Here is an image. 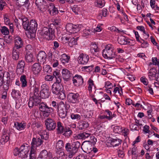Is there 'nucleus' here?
Masks as SVG:
<instances>
[{
  "label": "nucleus",
  "mask_w": 159,
  "mask_h": 159,
  "mask_svg": "<svg viewBox=\"0 0 159 159\" xmlns=\"http://www.w3.org/2000/svg\"><path fill=\"white\" fill-rule=\"evenodd\" d=\"M53 74L56 79V82L52 85V92L57 95L58 98L63 100L66 98V95L63 87L60 84L61 79L60 73L58 70H55L53 71Z\"/></svg>",
  "instance_id": "nucleus-1"
},
{
  "label": "nucleus",
  "mask_w": 159,
  "mask_h": 159,
  "mask_svg": "<svg viewBox=\"0 0 159 159\" xmlns=\"http://www.w3.org/2000/svg\"><path fill=\"white\" fill-rule=\"evenodd\" d=\"M80 146V143L78 141L74 142L72 143H68L66 144L65 148L68 152V157L69 158H72L75 155Z\"/></svg>",
  "instance_id": "nucleus-2"
},
{
  "label": "nucleus",
  "mask_w": 159,
  "mask_h": 159,
  "mask_svg": "<svg viewBox=\"0 0 159 159\" xmlns=\"http://www.w3.org/2000/svg\"><path fill=\"white\" fill-rule=\"evenodd\" d=\"M114 47L111 44L107 45L102 51V55L105 58L112 59L116 57L115 53L113 52Z\"/></svg>",
  "instance_id": "nucleus-3"
},
{
  "label": "nucleus",
  "mask_w": 159,
  "mask_h": 159,
  "mask_svg": "<svg viewBox=\"0 0 159 159\" xmlns=\"http://www.w3.org/2000/svg\"><path fill=\"white\" fill-rule=\"evenodd\" d=\"M39 107L40 111L43 112V115L44 117H48L53 111V109L52 107H48L46 103L43 102L40 103Z\"/></svg>",
  "instance_id": "nucleus-4"
},
{
  "label": "nucleus",
  "mask_w": 159,
  "mask_h": 159,
  "mask_svg": "<svg viewBox=\"0 0 159 159\" xmlns=\"http://www.w3.org/2000/svg\"><path fill=\"white\" fill-rule=\"evenodd\" d=\"M41 102L40 96L37 95H30L28 102V105L30 108H32L34 106H37Z\"/></svg>",
  "instance_id": "nucleus-5"
},
{
  "label": "nucleus",
  "mask_w": 159,
  "mask_h": 159,
  "mask_svg": "<svg viewBox=\"0 0 159 159\" xmlns=\"http://www.w3.org/2000/svg\"><path fill=\"white\" fill-rule=\"evenodd\" d=\"M59 116L61 118L63 119L66 117L67 112L66 106L62 102H60L58 109L57 110Z\"/></svg>",
  "instance_id": "nucleus-6"
},
{
  "label": "nucleus",
  "mask_w": 159,
  "mask_h": 159,
  "mask_svg": "<svg viewBox=\"0 0 159 159\" xmlns=\"http://www.w3.org/2000/svg\"><path fill=\"white\" fill-rule=\"evenodd\" d=\"M42 33L49 38V39H52L55 37V30L52 28L44 27L42 30Z\"/></svg>",
  "instance_id": "nucleus-7"
},
{
  "label": "nucleus",
  "mask_w": 159,
  "mask_h": 159,
  "mask_svg": "<svg viewBox=\"0 0 159 159\" xmlns=\"http://www.w3.org/2000/svg\"><path fill=\"white\" fill-rule=\"evenodd\" d=\"M46 129L49 131L54 130L56 128V124L54 120L51 118H47L45 121Z\"/></svg>",
  "instance_id": "nucleus-8"
},
{
  "label": "nucleus",
  "mask_w": 159,
  "mask_h": 159,
  "mask_svg": "<svg viewBox=\"0 0 159 159\" xmlns=\"http://www.w3.org/2000/svg\"><path fill=\"white\" fill-rule=\"evenodd\" d=\"M79 95L77 93H69L67 94V99L68 101L70 103L75 104L79 102Z\"/></svg>",
  "instance_id": "nucleus-9"
},
{
  "label": "nucleus",
  "mask_w": 159,
  "mask_h": 159,
  "mask_svg": "<svg viewBox=\"0 0 159 159\" xmlns=\"http://www.w3.org/2000/svg\"><path fill=\"white\" fill-rule=\"evenodd\" d=\"M66 29L67 31L71 34L77 33L80 30L79 25H74L70 23H68L66 26Z\"/></svg>",
  "instance_id": "nucleus-10"
},
{
  "label": "nucleus",
  "mask_w": 159,
  "mask_h": 159,
  "mask_svg": "<svg viewBox=\"0 0 159 159\" xmlns=\"http://www.w3.org/2000/svg\"><path fill=\"white\" fill-rule=\"evenodd\" d=\"M44 136L43 135H41L40 137H36L33 138L32 139V142L31 143V145L33 147H37L41 145L43 142V139Z\"/></svg>",
  "instance_id": "nucleus-11"
},
{
  "label": "nucleus",
  "mask_w": 159,
  "mask_h": 159,
  "mask_svg": "<svg viewBox=\"0 0 159 159\" xmlns=\"http://www.w3.org/2000/svg\"><path fill=\"white\" fill-rule=\"evenodd\" d=\"M33 2H35V4L37 8L40 11H43L46 9L47 3L44 0H34Z\"/></svg>",
  "instance_id": "nucleus-12"
},
{
  "label": "nucleus",
  "mask_w": 159,
  "mask_h": 159,
  "mask_svg": "<svg viewBox=\"0 0 159 159\" xmlns=\"http://www.w3.org/2000/svg\"><path fill=\"white\" fill-rule=\"evenodd\" d=\"M91 135V134L87 132H83L76 134L73 136L74 139L85 140L87 139Z\"/></svg>",
  "instance_id": "nucleus-13"
},
{
  "label": "nucleus",
  "mask_w": 159,
  "mask_h": 159,
  "mask_svg": "<svg viewBox=\"0 0 159 159\" xmlns=\"http://www.w3.org/2000/svg\"><path fill=\"white\" fill-rule=\"evenodd\" d=\"M73 83L75 86H79L83 84V79L80 75H76L72 78Z\"/></svg>",
  "instance_id": "nucleus-14"
},
{
  "label": "nucleus",
  "mask_w": 159,
  "mask_h": 159,
  "mask_svg": "<svg viewBox=\"0 0 159 159\" xmlns=\"http://www.w3.org/2000/svg\"><path fill=\"white\" fill-rule=\"evenodd\" d=\"M118 43L121 45H132L130 42L131 40L127 37L121 35L118 39Z\"/></svg>",
  "instance_id": "nucleus-15"
},
{
  "label": "nucleus",
  "mask_w": 159,
  "mask_h": 159,
  "mask_svg": "<svg viewBox=\"0 0 159 159\" xmlns=\"http://www.w3.org/2000/svg\"><path fill=\"white\" fill-rule=\"evenodd\" d=\"M89 59L88 55L82 53L80 54L78 57V63L81 64H86L88 62Z\"/></svg>",
  "instance_id": "nucleus-16"
},
{
  "label": "nucleus",
  "mask_w": 159,
  "mask_h": 159,
  "mask_svg": "<svg viewBox=\"0 0 159 159\" xmlns=\"http://www.w3.org/2000/svg\"><path fill=\"white\" fill-rule=\"evenodd\" d=\"M52 157V154L50 152L43 150L40 152L37 159H48V158L51 159Z\"/></svg>",
  "instance_id": "nucleus-17"
},
{
  "label": "nucleus",
  "mask_w": 159,
  "mask_h": 159,
  "mask_svg": "<svg viewBox=\"0 0 159 159\" xmlns=\"http://www.w3.org/2000/svg\"><path fill=\"white\" fill-rule=\"evenodd\" d=\"M25 65V63L24 61L21 60L18 61L16 70L18 74H21L23 73Z\"/></svg>",
  "instance_id": "nucleus-18"
},
{
  "label": "nucleus",
  "mask_w": 159,
  "mask_h": 159,
  "mask_svg": "<svg viewBox=\"0 0 159 159\" xmlns=\"http://www.w3.org/2000/svg\"><path fill=\"white\" fill-rule=\"evenodd\" d=\"M29 32L31 34L35 33L37 29L38 24L36 21L34 20H31L29 24Z\"/></svg>",
  "instance_id": "nucleus-19"
},
{
  "label": "nucleus",
  "mask_w": 159,
  "mask_h": 159,
  "mask_svg": "<svg viewBox=\"0 0 159 159\" xmlns=\"http://www.w3.org/2000/svg\"><path fill=\"white\" fill-rule=\"evenodd\" d=\"M32 69L33 74L37 76L41 70L42 67L39 63H35L32 66Z\"/></svg>",
  "instance_id": "nucleus-20"
},
{
  "label": "nucleus",
  "mask_w": 159,
  "mask_h": 159,
  "mask_svg": "<svg viewBox=\"0 0 159 159\" xmlns=\"http://www.w3.org/2000/svg\"><path fill=\"white\" fill-rule=\"evenodd\" d=\"M15 46L13 48L19 49L22 47L23 45V42L21 38L19 37H16L14 39Z\"/></svg>",
  "instance_id": "nucleus-21"
},
{
  "label": "nucleus",
  "mask_w": 159,
  "mask_h": 159,
  "mask_svg": "<svg viewBox=\"0 0 159 159\" xmlns=\"http://www.w3.org/2000/svg\"><path fill=\"white\" fill-rule=\"evenodd\" d=\"M72 74L68 69H63L62 71V76L63 79L66 81L69 80Z\"/></svg>",
  "instance_id": "nucleus-22"
},
{
  "label": "nucleus",
  "mask_w": 159,
  "mask_h": 159,
  "mask_svg": "<svg viewBox=\"0 0 159 159\" xmlns=\"http://www.w3.org/2000/svg\"><path fill=\"white\" fill-rule=\"evenodd\" d=\"M65 129V127H64L62 124L61 122L58 121L57 122L56 130L57 134H62L64 133Z\"/></svg>",
  "instance_id": "nucleus-23"
},
{
  "label": "nucleus",
  "mask_w": 159,
  "mask_h": 159,
  "mask_svg": "<svg viewBox=\"0 0 159 159\" xmlns=\"http://www.w3.org/2000/svg\"><path fill=\"white\" fill-rule=\"evenodd\" d=\"M46 58V54L44 51H40L37 56V59L40 61H45Z\"/></svg>",
  "instance_id": "nucleus-24"
},
{
  "label": "nucleus",
  "mask_w": 159,
  "mask_h": 159,
  "mask_svg": "<svg viewBox=\"0 0 159 159\" xmlns=\"http://www.w3.org/2000/svg\"><path fill=\"white\" fill-rule=\"evenodd\" d=\"M14 126L16 129L20 131L24 129L26 127L25 123L16 122L14 123Z\"/></svg>",
  "instance_id": "nucleus-25"
},
{
  "label": "nucleus",
  "mask_w": 159,
  "mask_h": 159,
  "mask_svg": "<svg viewBox=\"0 0 159 159\" xmlns=\"http://www.w3.org/2000/svg\"><path fill=\"white\" fill-rule=\"evenodd\" d=\"M19 55L18 49L13 48L12 52V56L13 59L15 60H18L19 58Z\"/></svg>",
  "instance_id": "nucleus-26"
},
{
  "label": "nucleus",
  "mask_w": 159,
  "mask_h": 159,
  "mask_svg": "<svg viewBox=\"0 0 159 159\" xmlns=\"http://www.w3.org/2000/svg\"><path fill=\"white\" fill-rule=\"evenodd\" d=\"M99 51L98 46L95 43H92L90 45V52L93 54H95Z\"/></svg>",
  "instance_id": "nucleus-27"
},
{
  "label": "nucleus",
  "mask_w": 159,
  "mask_h": 159,
  "mask_svg": "<svg viewBox=\"0 0 159 159\" xmlns=\"http://www.w3.org/2000/svg\"><path fill=\"white\" fill-rule=\"evenodd\" d=\"M49 90H41L40 93V96L42 98L45 99L48 98L50 95Z\"/></svg>",
  "instance_id": "nucleus-28"
},
{
  "label": "nucleus",
  "mask_w": 159,
  "mask_h": 159,
  "mask_svg": "<svg viewBox=\"0 0 159 159\" xmlns=\"http://www.w3.org/2000/svg\"><path fill=\"white\" fill-rule=\"evenodd\" d=\"M157 70L154 68H153L149 70L148 77L149 79H152L153 78L155 77L156 76Z\"/></svg>",
  "instance_id": "nucleus-29"
},
{
  "label": "nucleus",
  "mask_w": 159,
  "mask_h": 159,
  "mask_svg": "<svg viewBox=\"0 0 159 159\" xmlns=\"http://www.w3.org/2000/svg\"><path fill=\"white\" fill-rule=\"evenodd\" d=\"M121 140L119 139H112L110 140V144L113 147L119 146L121 143Z\"/></svg>",
  "instance_id": "nucleus-30"
},
{
  "label": "nucleus",
  "mask_w": 159,
  "mask_h": 159,
  "mask_svg": "<svg viewBox=\"0 0 159 159\" xmlns=\"http://www.w3.org/2000/svg\"><path fill=\"white\" fill-rule=\"evenodd\" d=\"M25 61L27 62H31L34 61V58L32 54L27 53L25 56Z\"/></svg>",
  "instance_id": "nucleus-31"
},
{
  "label": "nucleus",
  "mask_w": 159,
  "mask_h": 159,
  "mask_svg": "<svg viewBox=\"0 0 159 159\" xmlns=\"http://www.w3.org/2000/svg\"><path fill=\"white\" fill-rule=\"evenodd\" d=\"M78 37H76L75 38H71L70 37L69 42L68 43L69 45L71 47H73L74 45L77 44V40Z\"/></svg>",
  "instance_id": "nucleus-32"
},
{
  "label": "nucleus",
  "mask_w": 159,
  "mask_h": 159,
  "mask_svg": "<svg viewBox=\"0 0 159 159\" xmlns=\"http://www.w3.org/2000/svg\"><path fill=\"white\" fill-rule=\"evenodd\" d=\"M70 58L69 56H68L66 54L64 53L61 55V60L63 64H65L69 62Z\"/></svg>",
  "instance_id": "nucleus-33"
},
{
  "label": "nucleus",
  "mask_w": 159,
  "mask_h": 159,
  "mask_svg": "<svg viewBox=\"0 0 159 159\" xmlns=\"http://www.w3.org/2000/svg\"><path fill=\"white\" fill-rule=\"evenodd\" d=\"M72 131L69 127H65V129L63 134V135L65 137L69 138L72 134Z\"/></svg>",
  "instance_id": "nucleus-34"
},
{
  "label": "nucleus",
  "mask_w": 159,
  "mask_h": 159,
  "mask_svg": "<svg viewBox=\"0 0 159 159\" xmlns=\"http://www.w3.org/2000/svg\"><path fill=\"white\" fill-rule=\"evenodd\" d=\"M20 80L22 84L21 85L22 87H25L27 86V82L25 75H22L20 78Z\"/></svg>",
  "instance_id": "nucleus-35"
},
{
  "label": "nucleus",
  "mask_w": 159,
  "mask_h": 159,
  "mask_svg": "<svg viewBox=\"0 0 159 159\" xmlns=\"http://www.w3.org/2000/svg\"><path fill=\"white\" fill-rule=\"evenodd\" d=\"M82 146L86 151V152L89 153L91 151L92 146L90 144H84L82 145Z\"/></svg>",
  "instance_id": "nucleus-36"
},
{
  "label": "nucleus",
  "mask_w": 159,
  "mask_h": 159,
  "mask_svg": "<svg viewBox=\"0 0 159 159\" xmlns=\"http://www.w3.org/2000/svg\"><path fill=\"white\" fill-rule=\"evenodd\" d=\"M89 124L88 122L83 121L81 122L79 125V128L81 130L87 128L89 126Z\"/></svg>",
  "instance_id": "nucleus-37"
},
{
  "label": "nucleus",
  "mask_w": 159,
  "mask_h": 159,
  "mask_svg": "<svg viewBox=\"0 0 159 159\" xmlns=\"http://www.w3.org/2000/svg\"><path fill=\"white\" fill-rule=\"evenodd\" d=\"M9 135H2L0 139V143L2 144H4L6 142H7L9 140Z\"/></svg>",
  "instance_id": "nucleus-38"
},
{
  "label": "nucleus",
  "mask_w": 159,
  "mask_h": 159,
  "mask_svg": "<svg viewBox=\"0 0 159 159\" xmlns=\"http://www.w3.org/2000/svg\"><path fill=\"white\" fill-rule=\"evenodd\" d=\"M137 28L138 30L143 32L144 34H146V36H145V39H147L148 38L149 36V34L145 32L144 26H139L137 27Z\"/></svg>",
  "instance_id": "nucleus-39"
},
{
  "label": "nucleus",
  "mask_w": 159,
  "mask_h": 159,
  "mask_svg": "<svg viewBox=\"0 0 159 159\" xmlns=\"http://www.w3.org/2000/svg\"><path fill=\"white\" fill-rule=\"evenodd\" d=\"M114 94H119L120 96L122 95L123 94L122 89L121 88H119L117 87L115 88L113 91Z\"/></svg>",
  "instance_id": "nucleus-40"
},
{
  "label": "nucleus",
  "mask_w": 159,
  "mask_h": 159,
  "mask_svg": "<svg viewBox=\"0 0 159 159\" xmlns=\"http://www.w3.org/2000/svg\"><path fill=\"white\" fill-rule=\"evenodd\" d=\"M123 131L121 126H116L114 127L113 131L115 133L120 134Z\"/></svg>",
  "instance_id": "nucleus-41"
},
{
  "label": "nucleus",
  "mask_w": 159,
  "mask_h": 159,
  "mask_svg": "<svg viewBox=\"0 0 159 159\" xmlns=\"http://www.w3.org/2000/svg\"><path fill=\"white\" fill-rule=\"evenodd\" d=\"M96 2L97 3V6L100 8L103 7L105 3L104 0H96Z\"/></svg>",
  "instance_id": "nucleus-42"
},
{
  "label": "nucleus",
  "mask_w": 159,
  "mask_h": 159,
  "mask_svg": "<svg viewBox=\"0 0 159 159\" xmlns=\"http://www.w3.org/2000/svg\"><path fill=\"white\" fill-rule=\"evenodd\" d=\"M93 114V110H90L87 111L85 114L84 115V118H91Z\"/></svg>",
  "instance_id": "nucleus-43"
},
{
  "label": "nucleus",
  "mask_w": 159,
  "mask_h": 159,
  "mask_svg": "<svg viewBox=\"0 0 159 159\" xmlns=\"http://www.w3.org/2000/svg\"><path fill=\"white\" fill-rule=\"evenodd\" d=\"M7 7V4L4 0H0V11H2Z\"/></svg>",
  "instance_id": "nucleus-44"
},
{
  "label": "nucleus",
  "mask_w": 159,
  "mask_h": 159,
  "mask_svg": "<svg viewBox=\"0 0 159 159\" xmlns=\"http://www.w3.org/2000/svg\"><path fill=\"white\" fill-rule=\"evenodd\" d=\"M130 128L131 130L132 131L139 130L141 129L137 125L134 123H132L130 125Z\"/></svg>",
  "instance_id": "nucleus-45"
},
{
  "label": "nucleus",
  "mask_w": 159,
  "mask_h": 159,
  "mask_svg": "<svg viewBox=\"0 0 159 159\" xmlns=\"http://www.w3.org/2000/svg\"><path fill=\"white\" fill-rule=\"evenodd\" d=\"M70 117L72 119L77 120H79L81 119V116L80 115L74 113H72L71 114Z\"/></svg>",
  "instance_id": "nucleus-46"
},
{
  "label": "nucleus",
  "mask_w": 159,
  "mask_h": 159,
  "mask_svg": "<svg viewBox=\"0 0 159 159\" xmlns=\"http://www.w3.org/2000/svg\"><path fill=\"white\" fill-rule=\"evenodd\" d=\"M64 147V143L62 140H59L58 141L56 145V148L58 149H61Z\"/></svg>",
  "instance_id": "nucleus-47"
},
{
  "label": "nucleus",
  "mask_w": 159,
  "mask_h": 159,
  "mask_svg": "<svg viewBox=\"0 0 159 159\" xmlns=\"http://www.w3.org/2000/svg\"><path fill=\"white\" fill-rule=\"evenodd\" d=\"M1 32L4 35H7L9 33V29L5 26H3L1 30Z\"/></svg>",
  "instance_id": "nucleus-48"
},
{
  "label": "nucleus",
  "mask_w": 159,
  "mask_h": 159,
  "mask_svg": "<svg viewBox=\"0 0 159 159\" xmlns=\"http://www.w3.org/2000/svg\"><path fill=\"white\" fill-rule=\"evenodd\" d=\"M93 33L92 31V29H86L84 31L83 35L84 36H86L89 35Z\"/></svg>",
  "instance_id": "nucleus-49"
},
{
  "label": "nucleus",
  "mask_w": 159,
  "mask_h": 159,
  "mask_svg": "<svg viewBox=\"0 0 159 159\" xmlns=\"http://www.w3.org/2000/svg\"><path fill=\"white\" fill-rule=\"evenodd\" d=\"M88 90L89 92H91L92 88L94 85L93 81L91 79H90L88 81Z\"/></svg>",
  "instance_id": "nucleus-50"
},
{
  "label": "nucleus",
  "mask_w": 159,
  "mask_h": 159,
  "mask_svg": "<svg viewBox=\"0 0 159 159\" xmlns=\"http://www.w3.org/2000/svg\"><path fill=\"white\" fill-rule=\"evenodd\" d=\"M19 157L24 158L27 156V154L29 151H20Z\"/></svg>",
  "instance_id": "nucleus-51"
},
{
  "label": "nucleus",
  "mask_w": 159,
  "mask_h": 159,
  "mask_svg": "<svg viewBox=\"0 0 159 159\" xmlns=\"http://www.w3.org/2000/svg\"><path fill=\"white\" fill-rule=\"evenodd\" d=\"M108 11L107 9L105 8H103L102 10V13H100L99 15V17L101 16V18H102V15L104 17H106L107 16L108 14Z\"/></svg>",
  "instance_id": "nucleus-52"
},
{
  "label": "nucleus",
  "mask_w": 159,
  "mask_h": 159,
  "mask_svg": "<svg viewBox=\"0 0 159 159\" xmlns=\"http://www.w3.org/2000/svg\"><path fill=\"white\" fill-rule=\"evenodd\" d=\"M33 86L34 88L33 91L34 94L32 95L39 96V88L36 85H33Z\"/></svg>",
  "instance_id": "nucleus-53"
},
{
  "label": "nucleus",
  "mask_w": 159,
  "mask_h": 159,
  "mask_svg": "<svg viewBox=\"0 0 159 159\" xmlns=\"http://www.w3.org/2000/svg\"><path fill=\"white\" fill-rule=\"evenodd\" d=\"M19 91L18 90L13 89L12 90L11 94L13 98H17L19 96Z\"/></svg>",
  "instance_id": "nucleus-54"
},
{
  "label": "nucleus",
  "mask_w": 159,
  "mask_h": 159,
  "mask_svg": "<svg viewBox=\"0 0 159 159\" xmlns=\"http://www.w3.org/2000/svg\"><path fill=\"white\" fill-rule=\"evenodd\" d=\"M4 71H3V68L0 66V81H1L2 84L3 83L4 80H3Z\"/></svg>",
  "instance_id": "nucleus-55"
},
{
  "label": "nucleus",
  "mask_w": 159,
  "mask_h": 159,
  "mask_svg": "<svg viewBox=\"0 0 159 159\" xmlns=\"http://www.w3.org/2000/svg\"><path fill=\"white\" fill-rule=\"evenodd\" d=\"M52 7L53 8L52 10V15H55L57 14L58 13V10L56 8L54 4H52Z\"/></svg>",
  "instance_id": "nucleus-56"
},
{
  "label": "nucleus",
  "mask_w": 159,
  "mask_h": 159,
  "mask_svg": "<svg viewBox=\"0 0 159 159\" xmlns=\"http://www.w3.org/2000/svg\"><path fill=\"white\" fill-rule=\"evenodd\" d=\"M29 24L30 22H26L22 23L24 29L25 30H28L29 31L30 30L29 28Z\"/></svg>",
  "instance_id": "nucleus-57"
},
{
  "label": "nucleus",
  "mask_w": 159,
  "mask_h": 159,
  "mask_svg": "<svg viewBox=\"0 0 159 159\" xmlns=\"http://www.w3.org/2000/svg\"><path fill=\"white\" fill-rule=\"evenodd\" d=\"M106 113L108 115L107 116V119L108 120H110L112 119V112L111 111L108 110H106L105 111V113Z\"/></svg>",
  "instance_id": "nucleus-58"
},
{
  "label": "nucleus",
  "mask_w": 159,
  "mask_h": 159,
  "mask_svg": "<svg viewBox=\"0 0 159 159\" xmlns=\"http://www.w3.org/2000/svg\"><path fill=\"white\" fill-rule=\"evenodd\" d=\"M54 77H55V76L53 75V76L47 75L45 76L44 79L47 81H52L53 80Z\"/></svg>",
  "instance_id": "nucleus-59"
},
{
  "label": "nucleus",
  "mask_w": 159,
  "mask_h": 159,
  "mask_svg": "<svg viewBox=\"0 0 159 159\" xmlns=\"http://www.w3.org/2000/svg\"><path fill=\"white\" fill-rule=\"evenodd\" d=\"M152 61L154 65L159 66V59L157 57H153L152 58Z\"/></svg>",
  "instance_id": "nucleus-60"
},
{
  "label": "nucleus",
  "mask_w": 159,
  "mask_h": 159,
  "mask_svg": "<svg viewBox=\"0 0 159 159\" xmlns=\"http://www.w3.org/2000/svg\"><path fill=\"white\" fill-rule=\"evenodd\" d=\"M70 39V37H64L61 38L62 42L64 44H65L68 43H69Z\"/></svg>",
  "instance_id": "nucleus-61"
},
{
  "label": "nucleus",
  "mask_w": 159,
  "mask_h": 159,
  "mask_svg": "<svg viewBox=\"0 0 159 159\" xmlns=\"http://www.w3.org/2000/svg\"><path fill=\"white\" fill-rule=\"evenodd\" d=\"M105 87L106 88L110 89L113 87L112 84L110 82L107 81L105 83Z\"/></svg>",
  "instance_id": "nucleus-62"
},
{
  "label": "nucleus",
  "mask_w": 159,
  "mask_h": 159,
  "mask_svg": "<svg viewBox=\"0 0 159 159\" xmlns=\"http://www.w3.org/2000/svg\"><path fill=\"white\" fill-rule=\"evenodd\" d=\"M51 105L54 107L57 110L58 109V107L59 106V104H58L57 102L56 101H52L51 104Z\"/></svg>",
  "instance_id": "nucleus-63"
},
{
  "label": "nucleus",
  "mask_w": 159,
  "mask_h": 159,
  "mask_svg": "<svg viewBox=\"0 0 159 159\" xmlns=\"http://www.w3.org/2000/svg\"><path fill=\"white\" fill-rule=\"evenodd\" d=\"M61 21L59 17H57L54 20L53 23L55 25H58L61 22Z\"/></svg>",
  "instance_id": "nucleus-64"
}]
</instances>
